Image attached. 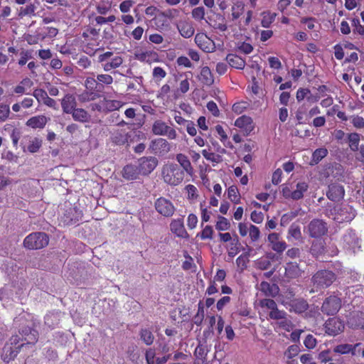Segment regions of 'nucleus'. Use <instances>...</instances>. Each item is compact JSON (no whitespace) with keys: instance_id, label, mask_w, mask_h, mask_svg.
<instances>
[{"instance_id":"nucleus-1","label":"nucleus","mask_w":364,"mask_h":364,"mask_svg":"<svg viewBox=\"0 0 364 364\" xmlns=\"http://www.w3.org/2000/svg\"><path fill=\"white\" fill-rule=\"evenodd\" d=\"M38 338L36 330L28 327L19 331V335L12 336L5 343L1 351V358L4 362L9 363L17 355L19 350L26 345H34Z\"/></svg>"},{"instance_id":"nucleus-2","label":"nucleus","mask_w":364,"mask_h":364,"mask_svg":"<svg viewBox=\"0 0 364 364\" xmlns=\"http://www.w3.org/2000/svg\"><path fill=\"white\" fill-rule=\"evenodd\" d=\"M184 177V171L177 164L168 161L161 168V178L165 183L171 186L181 184Z\"/></svg>"},{"instance_id":"nucleus-3","label":"nucleus","mask_w":364,"mask_h":364,"mask_svg":"<svg viewBox=\"0 0 364 364\" xmlns=\"http://www.w3.org/2000/svg\"><path fill=\"white\" fill-rule=\"evenodd\" d=\"M326 215L336 223H341L352 220L355 217V211L348 205H337L333 208L328 209Z\"/></svg>"},{"instance_id":"nucleus-4","label":"nucleus","mask_w":364,"mask_h":364,"mask_svg":"<svg viewBox=\"0 0 364 364\" xmlns=\"http://www.w3.org/2000/svg\"><path fill=\"white\" fill-rule=\"evenodd\" d=\"M49 238L45 232H36L29 234L23 240V246L29 250H38L48 245Z\"/></svg>"},{"instance_id":"nucleus-5","label":"nucleus","mask_w":364,"mask_h":364,"mask_svg":"<svg viewBox=\"0 0 364 364\" xmlns=\"http://www.w3.org/2000/svg\"><path fill=\"white\" fill-rule=\"evenodd\" d=\"M309 188V184L306 181H299L295 186V188L292 189L287 185H284L282 188V194L285 198H291L293 200L301 199L304 193Z\"/></svg>"},{"instance_id":"nucleus-6","label":"nucleus","mask_w":364,"mask_h":364,"mask_svg":"<svg viewBox=\"0 0 364 364\" xmlns=\"http://www.w3.org/2000/svg\"><path fill=\"white\" fill-rule=\"evenodd\" d=\"M335 279L336 276L334 273L328 270L318 271L312 277L314 286L316 289L328 287Z\"/></svg>"},{"instance_id":"nucleus-7","label":"nucleus","mask_w":364,"mask_h":364,"mask_svg":"<svg viewBox=\"0 0 364 364\" xmlns=\"http://www.w3.org/2000/svg\"><path fill=\"white\" fill-rule=\"evenodd\" d=\"M342 242L343 248L350 254H355L360 249L359 237L352 230H348L343 235Z\"/></svg>"},{"instance_id":"nucleus-8","label":"nucleus","mask_w":364,"mask_h":364,"mask_svg":"<svg viewBox=\"0 0 364 364\" xmlns=\"http://www.w3.org/2000/svg\"><path fill=\"white\" fill-rule=\"evenodd\" d=\"M151 131L155 135L166 136L169 139H176L177 137L176 131L160 119L153 123Z\"/></svg>"},{"instance_id":"nucleus-9","label":"nucleus","mask_w":364,"mask_h":364,"mask_svg":"<svg viewBox=\"0 0 364 364\" xmlns=\"http://www.w3.org/2000/svg\"><path fill=\"white\" fill-rule=\"evenodd\" d=\"M306 229L309 236L314 238L322 237L328 231L326 223L318 219L311 220Z\"/></svg>"},{"instance_id":"nucleus-10","label":"nucleus","mask_w":364,"mask_h":364,"mask_svg":"<svg viewBox=\"0 0 364 364\" xmlns=\"http://www.w3.org/2000/svg\"><path fill=\"white\" fill-rule=\"evenodd\" d=\"M171 144L164 138L152 140L149 144V149L156 155L165 156L171 151Z\"/></svg>"},{"instance_id":"nucleus-11","label":"nucleus","mask_w":364,"mask_h":364,"mask_svg":"<svg viewBox=\"0 0 364 364\" xmlns=\"http://www.w3.org/2000/svg\"><path fill=\"white\" fill-rule=\"evenodd\" d=\"M158 159L154 156H144L137 161V166L141 175L146 176L151 173L158 165Z\"/></svg>"},{"instance_id":"nucleus-12","label":"nucleus","mask_w":364,"mask_h":364,"mask_svg":"<svg viewBox=\"0 0 364 364\" xmlns=\"http://www.w3.org/2000/svg\"><path fill=\"white\" fill-rule=\"evenodd\" d=\"M341 306V299L336 296H330L323 301L321 311L327 315H334L339 311Z\"/></svg>"},{"instance_id":"nucleus-13","label":"nucleus","mask_w":364,"mask_h":364,"mask_svg":"<svg viewBox=\"0 0 364 364\" xmlns=\"http://www.w3.org/2000/svg\"><path fill=\"white\" fill-rule=\"evenodd\" d=\"M155 208L159 214L165 217H171L175 212V207L171 201L164 197L156 200Z\"/></svg>"},{"instance_id":"nucleus-14","label":"nucleus","mask_w":364,"mask_h":364,"mask_svg":"<svg viewBox=\"0 0 364 364\" xmlns=\"http://www.w3.org/2000/svg\"><path fill=\"white\" fill-rule=\"evenodd\" d=\"M326 333L330 336H336L344 329L343 322L337 317L328 319L325 323Z\"/></svg>"},{"instance_id":"nucleus-15","label":"nucleus","mask_w":364,"mask_h":364,"mask_svg":"<svg viewBox=\"0 0 364 364\" xmlns=\"http://www.w3.org/2000/svg\"><path fill=\"white\" fill-rule=\"evenodd\" d=\"M195 42L201 50L206 53L213 52L215 49L214 41L203 33L196 35Z\"/></svg>"},{"instance_id":"nucleus-16","label":"nucleus","mask_w":364,"mask_h":364,"mask_svg":"<svg viewBox=\"0 0 364 364\" xmlns=\"http://www.w3.org/2000/svg\"><path fill=\"white\" fill-rule=\"evenodd\" d=\"M345 195L343 186L338 183H333L328 186V190L326 192L327 198L332 201H340Z\"/></svg>"},{"instance_id":"nucleus-17","label":"nucleus","mask_w":364,"mask_h":364,"mask_svg":"<svg viewBox=\"0 0 364 364\" xmlns=\"http://www.w3.org/2000/svg\"><path fill=\"white\" fill-rule=\"evenodd\" d=\"M282 304L290 311L297 314L304 312L308 308V304L304 299H294L290 301L283 300Z\"/></svg>"},{"instance_id":"nucleus-18","label":"nucleus","mask_w":364,"mask_h":364,"mask_svg":"<svg viewBox=\"0 0 364 364\" xmlns=\"http://www.w3.org/2000/svg\"><path fill=\"white\" fill-rule=\"evenodd\" d=\"M235 126L243 130L245 135L250 134L254 129L255 125L250 117L242 115L235 121Z\"/></svg>"},{"instance_id":"nucleus-19","label":"nucleus","mask_w":364,"mask_h":364,"mask_svg":"<svg viewBox=\"0 0 364 364\" xmlns=\"http://www.w3.org/2000/svg\"><path fill=\"white\" fill-rule=\"evenodd\" d=\"M124 105V102L119 100L105 99L95 108L98 111L113 112L119 109Z\"/></svg>"},{"instance_id":"nucleus-20","label":"nucleus","mask_w":364,"mask_h":364,"mask_svg":"<svg viewBox=\"0 0 364 364\" xmlns=\"http://www.w3.org/2000/svg\"><path fill=\"white\" fill-rule=\"evenodd\" d=\"M176 27L181 36L185 38L192 37L195 33L193 23L187 20H180L177 23Z\"/></svg>"},{"instance_id":"nucleus-21","label":"nucleus","mask_w":364,"mask_h":364,"mask_svg":"<svg viewBox=\"0 0 364 364\" xmlns=\"http://www.w3.org/2000/svg\"><path fill=\"white\" fill-rule=\"evenodd\" d=\"M63 112L65 114H70L77 107V100L72 94H66L60 100Z\"/></svg>"},{"instance_id":"nucleus-22","label":"nucleus","mask_w":364,"mask_h":364,"mask_svg":"<svg viewBox=\"0 0 364 364\" xmlns=\"http://www.w3.org/2000/svg\"><path fill=\"white\" fill-rule=\"evenodd\" d=\"M134 55L135 58L141 62L152 63L159 61L158 53L154 50L138 51Z\"/></svg>"},{"instance_id":"nucleus-23","label":"nucleus","mask_w":364,"mask_h":364,"mask_svg":"<svg viewBox=\"0 0 364 364\" xmlns=\"http://www.w3.org/2000/svg\"><path fill=\"white\" fill-rule=\"evenodd\" d=\"M170 228L171 232L179 237L186 239L189 237V235L185 229L183 219L173 220L170 224Z\"/></svg>"},{"instance_id":"nucleus-24","label":"nucleus","mask_w":364,"mask_h":364,"mask_svg":"<svg viewBox=\"0 0 364 364\" xmlns=\"http://www.w3.org/2000/svg\"><path fill=\"white\" fill-rule=\"evenodd\" d=\"M122 176L127 181H133L139 178L141 175L137 165L128 164L122 171Z\"/></svg>"},{"instance_id":"nucleus-25","label":"nucleus","mask_w":364,"mask_h":364,"mask_svg":"<svg viewBox=\"0 0 364 364\" xmlns=\"http://www.w3.org/2000/svg\"><path fill=\"white\" fill-rule=\"evenodd\" d=\"M304 271L296 262L287 263L285 267V275L289 279H295L301 277Z\"/></svg>"},{"instance_id":"nucleus-26","label":"nucleus","mask_w":364,"mask_h":364,"mask_svg":"<svg viewBox=\"0 0 364 364\" xmlns=\"http://www.w3.org/2000/svg\"><path fill=\"white\" fill-rule=\"evenodd\" d=\"M360 343H356L354 346L350 344H341L335 347L334 352L345 354L351 353L352 355H355L360 352Z\"/></svg>"},{"instance_id":"nucleus-27","label":"nucleus","mask_w":364,"mask_h":364,"mask_svg":"<svg viewBox=\"0 0 364 364\" xmlns=\"http://www.w3.org/2000/svg\"><path fill=\"white\" fill-rule=\"evenodd\" d=\"M176 159L177 162L179 164L178 166L181 168L183 171H184V173H186L189 175H191L193 173V168L187 156L181 153L178 154L176 156Z\"/></svg>"},{"instance_id":"nucleus-28","label":"nucleus","mask_w":364,"mask_h":364,"mask_svg":"<svg viewBox=\"0 0 364 364\" xmlns=\"http://www.w3.org/2000/svg\"><path fill=\"white\" fill-rule=\"evenodd\" d=\"M48 121L44 115H38L31 117L26 122V125L33 129H43Z\"/></svg>"},{"instance_id":"nucleus-29","label":"nucleus","mask_w":364,"mask_h":364,"mask_svg":"<svg viewBox=\"0 0 364 364\" xmlns=\"http://www.w3.org/2000/svg\"><path fill=\"white\" fill-rule=\"evenodd\" d=\"M259 289L266 296L274 297L276 296L279 291V289L277 284H270L267 282H261L259 285Z\"/></svg>"},{"instance_id":"nucleus-30","label":"nucleus","mask_w":364,"mask_h":364,"mask_svg":"<svg viewBox=\"0 0 364 364\" xmlns=\"http://www.w3.org/2000/svg\"><path fill=\"white\" fill-rule=\"evenodd\" d=\"M124 62V59L120 55H116L112 57L107 62L102 64V68L105 71L109 72L112 69H116L120 67Z\"/></svg>"},{"instance_id":"nucleus-31","label":"nucleus","mask_w":364,"mask_h":364,"mask_svg":"<svg viewBox=\"0 0 364 364\" xmlns=\"http://www.w3.org/2000/svg\"><path fill=\"white\" fill-rule=\"evenodd\" d=\"M75 121H77L82 123H86L90 122V115L89 113L82 108H75L73 112L70 113Z\"/></svg>"},{"instance_id":"nucleus-32","label":"nucleus","mask_w":364,"mask_h":364,"mask_svg":"<svg viewBox=\"0 0 364 364\" xmlns=\"http://www.w3.org/2000/svg\"><path fill=\"white\" fill-rule=\"evenodd\" d=\"M129 133L123 130H115L112 132V141L117 145H123L128 141Z\"/></svg>"},{"instance_id":"nucleus-33","label":"nucleus","mask_w":364,"mask_h":364,"mask_svg":"<svg viewBox=\"0 0 364 364\" xmlns=\"http://www.w3.org/2000/svg\"><path fill=\"white\" fill-rule=\"evenodd\" d=\"M228 64L236 69H243L245 66V60L235 54H228L226 57Z\"/></svg>"},{"instance_id":"nucleus-34","label":"nucleus","mask_w":364,"mask_h":364,"mask_svg":"<svg viewBox=\"0 0 364 364\" xmlns=\"http://www.w3.org/2000/svg\"><path fill=\"white\" fill-rule=\"evenodd\" d=\"M200 80L206 85H211L214 82V78L210 69L205 66L201 69Z\"/></svg>"},{"instance_id":"nucleus-35","label":"nucleus","mask_w":364,"mask_h":364,"mask_svg":"<svg viewBox=\"0 0 364 364\" xmlns=\"http://www.w3.org/2000/svg\"><path fill=\"white\" fill-rule=\"evenodd\" d=\"M190 88V83L188 79L186 77L182 80L178 85V88L174 91V96L176 98L181 97L182 95L186 93Z\"/></svg>"},{"instance_id":"nucleus-36","label":"nucleus","mask_w":364,"mask_h":364,"mask_svg":"<svg viewBox=\"0 0 364 364\" xmlns=\"http://www.w3.org/2000/svg\"><path fill=\"white\" fill-rule=\"evenodd\" d=\"M302 236L300 227L298 225L292 224L288 230L287 239L289 240H291V239L300 240Z\"/></svg>"},{"instance_id":"nucleus-37","label":"nucleus","mask_w":364,"mask_h":364,"mask_svg":"<svg viewBox=\"0 0 364 364\" xmlns=\"http://www.w3.org/2000/svg\"><path fill=\"white\" fill-rule=\"evenodd\" d=\"M202 155L206 160L212 162L213 166L220 163L223 161V158L220 154L210 152L207 149H203L202 151Z\"/></svg>"},{"instance_id":"nucleus-38","label":"nucleus","mask_w":364,"mask_h":364,"mask_svg":"<svg viewBox=\"0 0 364 364\" xmlns=\"http://www.w3.org/2000/svg\"><path fill=\"white\" fill-rule=\"evenodd\" d=\"M328 154V150L326 148H319L316 149L311 158V164H317Z\"/></svg>"},{"instance_id":"nucleus-39","label":"nucleus","mask_w":364,"mask_h":364,"mask_svg":"<svg viewBox=\"0 0 364 364\" xmlns=\"http://www.w3.org/2000/svg\"><path fill=\"white\" fill-rule=\"evenodd\" d=\"M215 132L218 136L219 139L220 141L228 147H232V145L230 144V142L228 141V135L226 134L225 130L223 129V127L218 124L215 127Z\"/></svg>"},{"instance_id":"nucleus-40","label":"nucleus","mask_w":364,"mask_h":364,"mask_svg":"<svg viewBox=\"0 0 364 364\" xmlns=\"http://www.w3.org/2000/svg\"><path fill=\"white\" fill-rule=\"evenodd\" d=\"M349 146L353 151H357L360 149V135L358 133H351L348 135Z\"/></svg>"},{"instance_id":"nucleus-41","label":"nucleus","mask_w":364,"mask_h":364,"mask_svg":"<svg viewBox=\"0 0 364 364\" xmlns=\"http://www.w3.org/2000/svg\"><path fill=\"white\" fill-rule=\"evenodd\" d=\"M235 237L236 238L232 240L227 247L228 256L230 257H234L240 252L239 240L237 235Z\"/></svg>"},{"instance_id":"nucleus-42","label":"nucleus","mask_w":364,"mask_h":364,"mask_svg":"<svg viewBox=\"0 0 364 364\" xmlns=\"http://www.w3.org/2000/svg\"><path fill=\"white\" fill-rule=\"evenodd\" d=\"M215 228L219 231L228 230L230 228V223L226 218L223 216H218V221L215 224Z\"/></svg>"},{"instance_id":"nucleus-43","label":"nucleus","mask_w":364,"mask_h":364,"mask_svg":"<svg viewBox=\"0 0 364 364\" xmlns=\"http://www.w3.org/2000/svg\"><path fill=\"white\" fill-rule=\"evenodd\" d=\"M228 197L234 203H239L240 202V196L237 188L235 186L228 188Z\"/></svg>"},{"instance_id":"nucleus-44","label":"nucleus","mask_w":364,"mask_h":364,"mask_svg":"<svg viewBox=\"0 0 364 364\" xmlns=\"http://www.w3.org/2000/svg\"><path fill=\"white\" fill-rule=\"evenodd\" d=\"M35 10L36 6L33 4H31L26 6V7H21L18 11V15L20 18H23L26 16L34 15Z\"/></svg>"},{"instance_id":"nucleus-45","label":"nucleus","mask_w":364,"mask_h":364,"mask_svg":"<svg viewBox=\"0 0 364 364\" xmlns=\"http://www.w3.org/2000/svg\"><path fill=\"white\" fill-rule=\"evenodd\" d=\"M154 23L158 30H164L168 26L166 17L164 14H161L154 18Z\"/></svg>"},{"instance_id":"nucleus-46","label":"nucleus","mask_w":364,"mask_h":364,"mask_svg":"<svg viewBox=\"0 0 364 364\" xmlns=\"http://www.w3.org/2000/svg\"><path fill=\"white\" fill-rule=\"evenodd\" d=\"M32 58V51L25 49H21L20 51V59L18 64L21 66L26 65L27 61Z\"/></svg>"},{"instance_id":"nucleus-47","label":"nucleus","mask_w":364,"mask_h":364,"mask_svg":"<svg viewBox=\"0 0 364 364\" xmlns=\"http://www.w3.org/2000/svg\"><path fill=\"white\" fill-rule=\"evenodd\" d=\"M213 229L210 225H206L201 232L197 234L196 237H200L202 240H211L213 238Z\"/></svg>"},{"instance_id":"nucleus-48","label":"nucleus","mask_w":364,"mask_h":364,"mask_svg":"<svg viewBox=\"0 0 364 364\" xmlns=\"http://www.w3.org/2000/svg\"><path fill=\"white\" fill-rule=\"evenodd\" d=\"M92 76L87 77L85 80V86L87 90H95L97 88V78L94 77V73H91Z\"/></svg>"},{"instance_id":"nucleus-49","label":"nucleus","mask_w":364,"mask_h":364,"mask_svg":"<svg viewBox=\"0 0 364 364\" xmlns=\"http://www.w3.org/2000/svg\"><path fill=\"white\" fill-rule=\"evenodd\" d=\"M259 305L262 308H266L270 311H272L276 307H277L276 302L271 299H261L259 301Z\"/></svg>"},{"instance_id":"nucleus-50","label":"nucleus","mask_w":364,"mask_h":364,"mask_svg":"<svg viewBox=\"0 0 364 364\" xmlns=\"http://www.w3.org/2000/svg\"><path fill=\"white\" fill-rule=\"evenodd\" d=\"M324 247L323 242L319 241H316L313 242L311 247V252L314 255H319L323 252Z\"/></svg>"},{"instance_id":"nucleus-51","label":"nucleus","mask_w":364,"mask_h":364,"mask_svg":"<svg viewBox=\"0 0 364 364\" xmlns=\"http://www.w3.org/2000/svg\"><path fill=\"white\" fill-rule=\"evenodd\" d=\"M299 352V347L297 345L290 346L286 350L284 355L288 360L293 359Z\"/></svg>"},{"instance_id":"nucleus-52","label":"nucleus","mask_w":364,"mask_h":364,"mask_svg":"<svg viewBox=\"0 0 364 364\" xmlns=\"http://www.w3.org/2000/svg\"><path fill=\"white\" fill-rule=\"evenodd\" d=\"M141 338L146 345H151L154 341V336L152 333L147 330L143 329L141 331Z\"/></svg>"},{"instance_id":"nucleus-53","label":"nucleus","mask_w":364,"mask_h":364,"mask_svg":"<svg viewBox=\"0 0 364 364\" xmlns=\"http://www.w3.org/2000/svg\"><path fill=\"white\" fill-rule=\"evenodd\" d=\"M41 146V140L34 138L30 141L29 144L27 147L28 151L31 153H36L38 151Z\"/></svg>"},{"instance_id":"nucleus-54","label":"nucleus","mask_w":364,"mask_h":364,"mask_svg":"<svg viewBox=\"0 0 364 364\" xmlns=\"http://www.w3.org/2000/svg\"><path fill=\"white\" fill-rule=\"evenodd\" d=\"M277 325L280 328L288 332L291 331L294 327L291 321L289 318H287V316H285L284 318H282L279 321H278Z\"/></svg>"},{"instance_id":"nucleus-55","label":"nucleus","mask_w":364,"mask_h":364,"mask_svg":"<svg viewBox=\"0 0 364 364\" xmlns=\"http://www.w3.org/2000/svg\"><path fill=\"white\" fill-rule=\"evenodd\" d=\"M269 316L271 319L280 321L282 318H284V317L287 316V313L276 307L272 311H269Z\"/></svg>"},{"instance_id":"nucleus-56","label":"nucleus","mask_w":364,"mask_h":364,"mask_svg":"<svg viewBox=\"0 0 364 364\" xmlns=\"http://www.w3.org/2000/svg\"><path fill=\"white\" fill-rule=\"evenodd\" d=\"M97 80L98 84H105L109 85L113 82V78L108 74H99L97 75Z\"/></svg>"},{"instance_id":"nucleus-57","label":"nucleus","mask_w":364,"mask_h":364,"mask_svg":"<svg viewBox=\"0 0 364 364\" xmlns=\"http://www.w3.org/2000/svg\"><path fill=\"white\" fill-rule=\"evenodd\" d=\"M152 75L154 79L156 80H161L166 77V72L161 67H155L153 69Z\"/></svg>"},{"instance_id":"nucleus-58","label":"nucleus","mask_w":364,"mask_h":364,"mask_svg":"<svg viewBox=\"0 0 364 364\" xmlns=\"http://www.w3.org/2000/svg\"><path fill=\"white\" fill-rule=\"evenodd\" d=\"M97 12L100 15H106L111 10V5L108 3L100 2L96 6Z\"/></svg>"},{"instance_id":"nucleus-59","label":"nucleus","mask_w":364,"mask_h":364,"mask_svg":"<svg viewBox=\"0 0 364 364\" xmlns=\"http://www.w3.org/2000/svg\"><path fill=\"white\" fill-rule=\"evenodd\" d=\"M249 236L252 242L257 241L260 237L259 229L257 226L250 224Z\"/></svg>"},{"instance_id":"nucleus-60","label":"nucleus","mask_w":364,"mask_h":364,"mask_svg":"<svg viewBox=\"0 0 364 364\" xmlns=\"http://www.w3.org/2000/svg\"><path fill=\"white\" fill-rule=\"evenodd\" d=\"M192 16L197 21H201L205 16V9L202 6L195 8L192 11Z\"/></svg>"},{"instance_id":"nucleus-61","label":"nucleus","mask_w":364,"mask_h":364,"mask_svg":"<svg viewBox=\"0 0 364 364\" xmlns=\"http://www.w3.org/2000/svg\"><path fill=\"white\" fill-rule=\"evenodd\" d=\"M186 190L188 193V198L190 200H195L198 197V190L197 188L191 184H189L186 186Z\"/></svg>"},{"instance_id":"nucleus-62","label":"nucleus","mask_w":364,"mask_h":364,"mask_svg":"<svg viewBox=\"0 0 364 364\" xmlns=\"http://www.w3.org/2000/svg\"><path fill=\"white\" fill-rule=\"evenodd\" d=\"M352 26L354 28V33H358V34L364 36V26H363L358 18H353L352 20Z\"/></svg>"},{"instance_id":"nucleus-63","label":"nucleus","mask_w":364,"mask_h":364,"mask_svg":"<svg viewBox=\"0 0 364 364\" xmlns=\"http://www.w3.org/2000/svg\"><path fill=\"white\" fill-rule=\"evenodd\" d=\"M207 351L208 350L202 345H199L195 350V355L198 359H200L203 362L205 360Z\"/></svg>"},{"instance_id":"nucleus-64","label":"nucleus","mask_w":364,"mask_h":364,"mask_svg":"<svg viewBox=\"0 0 364 364\" xmlns=\"http://www.w3.org/2000/svg\"><path fill=\"white\" fill-rule=\"evenodd\" d=\"M33 95L39 102H43L48 94L42 89H36L33 91Z\"/></svg>"}]
</instances>
